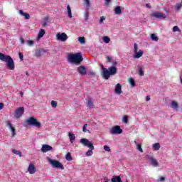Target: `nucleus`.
Instances as JSON below:
<instances>
[{"instance_id": "obj_38", "label": "nucleus", "mask_w": 182, "mask_h": 182, "mask_svg": "<svg viewBox=\"0 0 182 182\" xmlns=\"http://www.w3.org/2000/svg\"><path fill=\"white\" fill-rule=\"evenodd\" d=\"M103 41L106 43H109L110 42V38H109L107 36H105V37H103Z\"/></svg>"}, {"instance_id": "obj_17", "label": "nucleus", "mask_w": 182, "mask_h": 182, "mask_svg": "<svg viewBox=\"0 0 182 182\" xmlns=\"http://www.w3.org/2000/svg\"><path fill=\"white\" fill-rule=\"evenodd\" d=\"M171 107L177 112L178 110V103L176 101H172L171 103Z\"/></svg>"}, {"instance_id": "obj_48", "label": "nucleus", "mask_w": 182, "mask_h": 182, "mask_svg": "<svg viewBox=\"0 0 182 182\" xmlns=\"http://www.w3.org/2000/svg\"><path fill=\"white\" fill-rule=\"evenodd\" d=\"M164 180H166V178L160 176L157 181H164Z\"/></svg>"}, {"instance_id": "obj_47", "label": "nucleus", "mask_w": 182, "mask_h": 182, "mask_svg": "<svg viewBox=\"0 0 182 182\" xmlns=\"http://www.w3.org/2000/svg\"><path fill=\"white\" fill-rule=\"evenodd\" d=\"M18 56H19L21 60H23V54H22L21 52L18 53Z\"/></svg>"}, {"instance_id": "obj_13", "label": "nucleus", "mask_w": 182, "mask_h": 182, "mask_svg": "<svg viewBox=\"0 0 182 182\" xmlns=\"http://www.w3.org/2000/svg\"><path fill=\"white\" fill-rule=\"evenodd\" d=\"M29 174H35L36 173V166L33 164H30L28 168Z\"/></svg>"}, {"instance_id": "obj_29", "label": "nucleus", "mask_w": 182, "mask_h": 182, "mask_svg": "<svg viewBox=\"0 0 182 182\" xmlns=\"http://www.w3.org/2000/svg\"><path fill=\"white\" fill-rule=\"evenodd\" d=\"M78 41L80 42V43H81L82 45H85L86 43V41L85 40V37H79L78 38Z\"/></svg>"}, {"instance_id": "obj_54", "label": "nucleus", "mask_w": 182, "mask_h": 182, "mask_svg": "<svg viewBox=\"0 0 182 182\" xmlns=\"http://www.w3.org/2000/svg\"><path fill=\"white\" fill-rule=\"evenodd\" d=\"M20 41L21 43H25V41L23 40V38H20Z\"/></svg>"}, {"instance_id": "obj_43", "label": "nucleus", "mask_w": 182, "mask_h": 182, "mask_svg": "<svg viewBox=\"0 0 182 182\" xmlns=\"http://www.w3.org/2000/svg\"><path fill=\"white\" fill-rule=\"evenodd\" d=\"M106 21V17L105 16H101L99 21V23L100 25H102V23H103V21Z\"/></svg>"}, {"instance_id": "obj_35", "label": "nucleus", "mask_w": 182, "mask_h": 182, "mask_svg": "<svg viewBox=\"0 0 182 182\" xmlns=\"http://www.w3.org/2000/svg\"><path fill=\"white\" fill-rule=\"evenodd\" d=\"M51 106H52V107L55 109V107H58V102L56 101L52 100L51 101Z\"/></svg>"}, {"instance_id": "obj_10", "label": "nucleus", "mask_w": 182, "mask_h": 182, "mask_svg": "<svg viewBox=\"0 0 182 182\" xmlns=\"http://www.w3.org/2000/svg\"><path fill=\"white\" fill-rule=\"evenodd\" d=\"M77 71L82 76H85V75H86V73H87V69L84 65H80V66L77 67Z\"/></svg>"}, {"instance_id": "obj_14", "label": "nucleus", "mask_w": 182, "mask_h": 182, "mask_svg": "<svg viewBox=\"0 0 182 182\" xmlns=\"http://www.w3.org/2000/svg\"><path fill=\"white\" fill-rule=\"evenodd\" d=\"M53 149V148L48 144H43L41 147V151H43V153H47V151H50V150Z\"/></svg>"}, {"instance_id": "obj_24", "label": "nucleus", "mask_w": 182, "mask_h": 182, "mask_svg": "<svg viewBox=\"0 0 182 182\" xmlns=\"http://www.w3.org/2000/svg\"><path fill=\"white\" fill-rule=\"evenodd\" d=\"M114 12H115L116 15H120V14H122V7L117 6L114 9Z\"/></svg>"}, {"instance_id": "obj_58", "label": "nucleus", "mask_w": 182, "mask_h": 182, "mask_svg": "<svg viewBox=\"0 0 182 182\" xmlns=\"http://www.w3.org/2000/svg\"><path fill=\"white\" fill-rule=\"evenodd\" d=\"M117 95H121L122 92H116Z\"/></svg>"}, {"instance_id": "obj_52", "label": "nucleus", "mask_w": 182, "mask_h": 182, "mask_svg": "<svg viewBox=\"0 0 182 182\" xmlns=\"http://www.w3.org/2000/svg\"><path fill=\"white\" fill-rule=\"evenodd\" d=\"M146 8H149V9H151V6H150L149 4H146Z\"/></svg>"}, {"instance_id": "obj_12", "label": "nucleus", "mask_w": 182, "mask_h": 182, "mask_svg": "<svg viewBox=\"0 0 182 182\" xmlns=\"http://www.w3.org/2000/svg\"><path fill=\"white\" fill-rule=\"evenodd\" d=\"M45 52H46V50L44 48H38L36 50L35 56H36V58H41V56L45 54Z\"/></svg>"}, {"instance_id": "obj_8", "label": "nucleus", "mask_w": 182, "mask_h": 182, "mask_svg": "<svg viewBox=\"0 0 182 182\" xmlns=\"http://www.w3.org/2000/svg\"><path fill=\"white\" fill-rule=\"evenodd\" d=\"M25 112V108L23 107H19L14 112V117H16V119H19L20 117H22V114Z\"/></svg>"}, {"instance_id": "obj_46", "label": "nucleus", "mask_w": 182, "mask_h": 182, "mask_svg": "<svg viewBox=\"0 0 182 182\" xmlns=\"http://www.w3.org/2000/svg\"><path fill=\"white\" fill-rule=\"evenodd\" d=\"M104 150L105 151H112V149H110V147H109V146H107V145L104 146Z\"/></svg>"}, {"instance_id": "obj_9", "label": "nucleus", "mask_w": 182, "mask_h": 182, "mask_svg": "<svg viewBox=\"0 0 182 182\" xmlns=\"http://www.w3.org/2000/svg\"><path fill=\"white\" fill-rule=\"evenodd\" d=\"M56 38L58 41H61V42H66L68 41V35L65 33H59L56 35Z\"/></svg>"}, {"instance_id": "obj_26", "label": "nucleus", "mask_w": 182, "mask_h": 182, "mask_svg": "<svg viewBox=\"0 0 182 182\" xmlns=\"http://www.w3.org/2000/svg\"><path fill=\"white\" fill-rule=\"evenodd\" d=\"M48 22H49V18H48V17L44 18L43 21L41 23L42 26H43V28H45V26H46V25H48Z\"/></svg>"}, {"instance_id": "obj_5", "label": "nucleus", "mask_w": 182, "mask_h": 182, "mask_svg": "<svg viewBox=\"0 0 182 182\" xmlns=\"http://www.w3.org/2000/svg\"><path fill=\"white\" fill-rule=\"evenodd\" d=\"M26 123L29 126H34L35 127H41V122H38L37 119H35L33 117H29L28 119L26 120Z\"/></svg>"}, {"instance_id": "obj_7", "label": "nucleus", "mask_w": 182, "mask_h": 182, "mask_svg": "<svg viewBox=\"0 0 182 182\" xmlns=\"http://www.w3.org/2000/svg\"><path fill=\"white\" fill-rule=\"evenodd\" d=\"M109 133L111 134H122V133H123V129L120 128V126L117 125L110 129Z\"/></svg>"}, {"instance_id": "obj_50", "label": "nucleus", "mask_w": 182, "mask_h": 182, "mask_svg": "<svg viewBox=\"0 0 182 182\" xmlns=\"http://www.w3.org/2000/svg\"><path fill=\"white\" fill-rule=\"evenodd\" d=\"M106 59H107V62H112V58L110 56H107Z\"/></svg>"}, {"instance_id": "obj_40", "label": "nucleus", "mask_w": 182, "mask_h": 182, "mask_svg": "<svg viewBox=\"0 0 182 182\" xmlns=\"http://www.w3.org/2000/svg\"><path fill=\"white\" fill-rule=\"evenodd\" d=\"M136 149L139 150V151H141V153H143V149L141 148V144H138L136 145Z\"/></svg>"}, {"instance_id": "obj_33", "label": "nucleus", "mask_w": 182, "mask_h": 182, "mask_svg": "<svg viewBox=\"0 0 182 182\" xmlns=\"http://www.w3.org/2000/svg\"><path fill=\"white\" fill-rule=\"evenodd\" d=\"M129 82L131 86L132 87L136 86V81H134V79H133L132 77L129 78Z\"/></svg>"}, {"instance_id": "obj_15", "label": "nucleus", "mask_w": 182, "mask_h": 182, "mask_svg": "<svg viewBox=\"0 0 182 182\" xmlns=\"http://www.w3.org/2000/svg\"><path fill=\"white\" fill-rule=\"evenodd\" d=\"M149 160L150 161L151 166H153V167H159V161H157V159L151 156L149 158Z\"/></svg>"}, {"instance_id": "obj_11", "label": "nucleus", "mask_w": 182, "mask_h": 182, "mask_svg": "<svg viewBox=\"0 0 182 182\" xmlns=\"http://www.w3.org/2000/svg\"><path fill=\"white\" fill-rule=\"evenodd\" d=\"M152 16L158 19H166V18H167V16H166L164 13L160 12H154L152 14Z\"/></svg>"}, {"instance_id": "obj_6", "label": "nucleus", "mask_w": 182, "mask_h": 182, "mask_svg": "<svg viewBox=\"0 0 182 182\" xmlns=\"http://www.w3.org/2000/svg\"><path fill=\"white\" fill-rule=\"evenodd\" d=\"M49 163L53 166V167H55V168H60V170H65V166H63V164L60 163L59 161L53 160V159H49Z\"/></svg>"}, {"instance_id": "obj_44", "label": "nucleus", "mask_w": 182, "mask_h": 182, "mask_svg": "<svg viewBox=\"0 0 182 182\" xmlns=\"http://www.w3.org/2000/svg\"><path fill=\"white\" fill-rule=\"evenodd\" d=\"M173 32H180V28L178 26H175L173 27Z\"/></svg>"}, {"instance_id": "obj_22", "label": "nucleus", "mask_w": 182, "mask_h": 182, "mask_svg": "<svg viewBox=\"0 0 182 182\" xmlns=\"http://www.w3.org/2000/svg\"><path fill=\"white\" fill-rule=\"evenodd\" d=\"M143 50H139V52L136 51V53H135V55L134 56V58H136V59H139V58H141L143 56Z\"/></svg>"}, {"instance_id": "obj_3", "label": "nucleus", "mask_w": 182, "mask_h": 182, "mask_svg": "<svg viewBox=\"0 0 182 182\" xmlns=\"http://www.w3.org/2000/svg\"><path fill=\"white\" fill-rule=\"evenodd\" d=\"M68 60L70 63H75V65H79L83 61V57H82V53H69L68 55Z\"/></svg>"}, {"instance_id": "obj_32", "label": "nucleus", "mask_w": 182, "mask_h": 182, "mask_svg": "<svg viewBox=\"0 0 182 182\" xmlns=\"http://www.w3.org/2000/svg\"><path fill=\"white\" fill-rule=\"evenodd\" d=\"M151 38L152 41H154L155 42H157V41H159V37L156 34H151Z\"/></svg>"}, {"instance_id": "obj_1", "label": "nucleus", "mask_w": 182, "mask_h": 182, "mask_svg": "<svg viewBox=\"0 0 182 182\" xmlns=\"http://www.w3.org/2000/svg\"><path fill=\"white\" fill-rule=\"evenodd\" d=\"M0 60L6 63V65L9 70H15V62L11 55H6L2 53H0Z\"/></svg>"}, {"instance_id": "obj_51", "label": "nucleus", "mask_w": 182, "mask_h": 182, "mask_svg": "<svg viewBox=\"0 0 182 182\" xmlns=\"http://www.w3.org/2000/svg\"><path fill=\"white\" fill-rule=\"evenodd\" d=\"M4 109V103H0V110H2Z\"/></svg>"}, {"instance_id": "obj_39", "label": "nucleus", "mask_w": 182, "mask_h": 182, "mask_svg": "<svg viewBox=\"0 0 182 182\" xmlns=\"http://www.w3.org/2000/svg\"><path fill=\"white\" fill-rule=\"evenodd\" d=\"M139 50V46H137V43L134 44V53H137Z\"/></svg>"}, {"instance_id": "obj_34", "label": "nucleus", "mask_w": 182, "mask_h": 182, "mask_svg": "<svg viewBox=\"0 0 182 182\" xmlns=\"http://www.w3.org/2000/svg\"><path fill=\"white\" fill-rule=\"evenodd\" d=\"M65 159H66V160H68V161H72V156L70 155V153H68L66 154Z\"/></svg>"}, {"instance_id": "obj_53", "label": "nucleus", "mask_w": 182, "mask_h": 182, "mask_svg": "<svg viewBox=\"0 0 182 182\" xmlns=\"http://www.w3.org/2000/svg\"><path fill=\"white\" fill-rule=\"evenodd\" d=\"M113 66H116L117 65V61H112Z\"/></svg>"}, {"instance_id": "obj_18", "label": "nucleus", "mask_w": 182, "mask_h": 182, "mask_svg": "<svg viewBox=\"0 0 182 182\" xmlns=\"http://www.w3.org/2000/svg\"><path fill=\"white\" fill-rule=\"evenodd\" d=\"M7 126L10 127L13 137H15V134H16L15 127H12V124L10 122H7Z\"/></svg>"}, {"instance_id": "obj_49", "label": "nucleus", "mask_w": 182, "mask_h": 182, "mask_svg": "<svg viewBox=\"0 0 182 182\" xmlns=\"http://www.w3.org/2000/svg\"><path fill=\"white\" fill-rule=\"evenodd\" d=\"M89 76H95V72L93 71H90L89 73H88Z\"/></svg>"}, {"instance_id": "obj_21", "label": "nucleus", "mask_w": 182, "mask_h": 182, "mask_svg": "<svg viewBox=\"0 0 182 182\" xmlns=\"http://www.w3.org/2000/svg\"><path fill=\"white\" fill-rule=\"evenodd\" d=\"M45 35V30L43 28H41L38 37H37V41H39L41 38H43V36Z\"/></svg>"}, {"instance_id": "obj_25", "label": "nucleus", "mask_w": 182, "mask_h": 182, "mask_svg": "<svg viewBox=\"0 0 182 182\" xmlns=\"http://www.w3.org/2000/svg\"><path fill=\"white\" fill-rule=\"evenodd\" d=\"M12 153H14V154H16V156H19V157H22V152H21V151L14 149H12Z\"/></svg>"}, {"instance_id": "obj_4", "label": "nucleus", "mask_w": 182, "mask_h": 182, "mask_svg": "<svg viewBox=\"0 0 182 182\" xmlns=\"http://www.w3.org/2000/svg\"><path fill=\"white\" fill-rule=\"evenodd\" d=\"M80 143L81 144H83L85 147H88L90 149L87 152H86V156H92L93 155V151L95 150V146H93V143L92 141H89L86 138H82L80 139Z\"/></svg>"}, {"instance_id": "obj_36", "label": "nucleus", "mask_w": 182, "mask_h": 182, "mask_svg": "<svg viewBox=\"0 0 182 182\" xmlns=\"http://www.w3.org/2000/svg\"><path fill=\"white\" fill-rule=\"evenodd\" d=\"M181 7H182V4H180V3H177L176 6H175V9H176V11H180Z\"/></svg>"}, {"instance_id": "obj_20", "label": "nucleus", "mask_w": 182, "mask_h": 182, "mask_svg": "<svg viewBox=\"0 0 182 182\" xmlns=\"http://www.w3.org/2000/svg\"><path fill=\"white\" fill-rule=\"evenodd\" d=\"M68 137L70 139V143L73 144V142L76 140V136H75V134H73L71 132H68Z\"/></svg>"}, {"instance_id": "obj_27", "label": "nucleus", "mask_w": 182, "mask_h": 182, "mask_svg": "<svg viewBox=\"0 0 182 182\" xmlns=\"http://www.w3.org/2000/svg\"><path fill=\"white\" fill-rule=\"evenodd\" d=\"M114 92H122V85L119 83L117 84V85L115 86Z\"/></svg>"}, {"instance_id": "obj_56", "label": "nucleus", "mask_w": 182, "mask_h": 182, "mask_svg": "<svg viewBox=\"0 0 182 182\" xmlns=\"http://www.w3.org/2000/svg\"><path fill=\"white\" fill-rule=\"evenodd\" d=\"M20 96H21V97H23V92H20Z\"/></svg>"}, {"instance_id": "obj_57", "label": "nucleus", "mask_w": 182, "mask_h": 182, "mask_svg": "<svg viewBox=\"0 0 182 182\" xmlns=\"http://www.w3.org/2000/svg\"><path fill=\"white\" fill-rule=\"evenodd\" d=\"M112 0H105V2H107V4H110Z\"/></svg>"}, {"instance_id": "obj_42", "label": "nucleus", "mask_w": 182, "mask_h": 182, "mask_svg": "<svg viewBox=\"0 0 182 182\" xmlns=\"http://www.w3.org/2000/svg\"><path fill=\"white\" fill-rule=\"evenodd\" d=\"M122 121L124 122V123H129V118L127 117V116H124L122 118Z\"/></svg>"}, {"instance_id": "obj_37", "label": "nucleus", "mask_w": 182, "mask_h": 182, "mask_svg": "<svg viewBox=\"0 0 182 182\" xmlns=\"http://www.w3.org/2000/svg\"><path fill=\"white\" fill-rule=\"evenodd\" d=\"M84 19L85 21L89 20V11H87L85 12Z\"/></svg>"}, {"instance_id": "obj_31", "label": "nucleus", "mask_w": 182, "mask_h": 182, "mask_svg": "<svg viewBox=\"0 0 182 182\" xmlns=\"http://www.w3.org/2000/svg\"><path fill=\"white\" fill-rule=\"evenodd\" d=\"M67 9H68V14L69 18H72V9H70V5H68L67 6Z\"/></svg>"}, {"instance_id": "obj_30", "label": "nucleus", "mask_w": 182, "mask_h": 182, "mask_svg": "<svg viewBox=\"0 0 182 182\" xmlns=\"http://www.w3.org/2000/svg\"><path fill=\"white\" fill-rule=\"evenodd\" d=\"M153 149H154L156 151L160 150V143L154 144Z\"/></svg>"}, {"instance_id": "obj_19", "label": "nucleus", "mask_w": 182, "mask_h": 182, "mask_svg": "<svg viewBox=\"0 0 182 182\" xmlns=\"http://www.w3.org/2000/svg\"><path fill=\"white\" fill-rule=\"evenodd\" d=\"M87 106L90 109H93L95 107V105H93V101H92V98H88L87 100Z\"/></svg>"}, {"instance_id": "obj_16", "label": "nucleus", "mask_w": 182, "mask_h": 182, "mask_svg": "<svg viewBox=\"0 0 182 182\" xmlns=\"http://www.w3.org/2000/svg\"><path fill=\"white\" fill-rule=\"evenodd\" d=\"M18 13L21 16H24L25 19H31V15H29V14L25 13L22 10H19Z\"/></svg>"}, {"instance_id": "obj_2", "label": "nucleus", "mask_w": 182, "mask_h": 182, "mask_svg": "<svg viewBox=\"0 0 182 182\" xmlns=\"http://www.w3.org/2000/svg\"><path fill=\"white\" fill-rule=\"evenodd\" d=\"M102 77L106 79V80H109L110 76H113V75H116L117 73V68L114 66H111L108 69L105 68V66H102Z\"/></svg>"}, {"instance_id": "obj_41", "label": "nucleus", "mask_w": 182, "mask_h": 182, "mask_svg": "<svg viewBox=\"0 0 182 182\" xmlns=\"http://www.w3.org/2000/svg\"><path fill=\"white\" fill-rule=\"evenodd\" d=\"M27 43H28V46H33L35 42L32 40H28V41H27Z\"/></svg>"}, {"instance_id": "obj_55", "label": "nucleus", "mask_w": 182, "mask_h": 182, "mask_svg": "<svg viewBox=\"0 0 182 182\" xmlns=\"http://www.w3.org/2000/svg\"><path fill=\"white\" fill-rule=\"evenodd\" d=\"M149 100H150V97L146 96V102H149Z\"/></svg>"}, {"instance_id": "obj_59", "label": "nucleus", "mask_w": 182, "mask_h": 182, "mask_svg": "<svg viewBox=\"0 0 182 182\" xmlns=\"http://www.w3.org/2000/svg\"><path fill=\"white\" fill-rule=\"evenodd\" d=\"M181 83L182 84V78L180 77Z\"/></svg>"}, {"instance_id": "obj_28", "label": "nucleus", "mask_w": 182, "mask_h": 182, "mask_svg": "<svg viewBox=\"0 0 182 182\" xmlns=\"http://www.w3.org/2000/svg\"><path fill=\"white\" fill-rule=\"evenodd\" d=\"M82 132L84 133H90V131L87 129V124H85L82 127Z\"/></svg>"}, {"instance_id": "obj_23", "label": "nucleus", "mask_w": 182, "mask_h": 182, "mask_svg": "<svg viewBox=\"0 0 182 182\" xmlns=\"http://www.w3.org/2000/svg\"><path fill=\"white\" fill-rule=\"evenodd\" d=\"M138 73L139 76H144V71H143V67L138 65Z\"/></svg>"}, {"instance_id": "obj_45", "label": "nucleus", "mask_w": 182, "mask_h": 182, "mask_svg": "<svg viewBox=\"0 0 182 182\" xmlns=\"http://www.w3.org/2000/svg\"><path fill=\"white\" fill-rule=\"evenodd\" d=\"M84 2L87 8H89V6H90V1L89 0H84Z\"/></svg>"}]
</instances>
